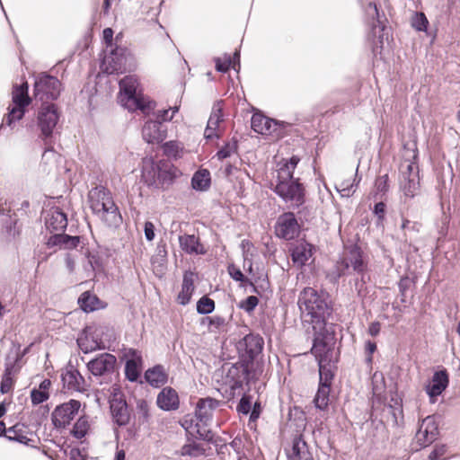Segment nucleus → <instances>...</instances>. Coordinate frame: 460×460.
I'll return each mask as SVG.
<instances>
[{
  "instance_id": "obj_1",
  "label": "nucleus",
  "mask_w": 460,
  "mask_h": 460,
  "mask_svg": "<svg viewBox=\"0 0 460 460\" xmlns=\"http://www.w3.org/2000/svg\"><path fill=\"white\" fill-rule=\"evenodd\" d=\"M299 161L295 155L288 160H281L277 164L270 181V188L293 209L305 203V188L299 179L293 176Z\"/></svg>"
},
{
  "instance_id": "obj_2",
  "label": "nucleus",
  "mask_w": 460,
  "mask_h": 460,
  "mask_svg": "<svg viewBox=\"0 0 460 460\" xmlns=\"http://www.w3.org/2000/svg\"><path fill=\"white\" fill-rule=\"evenodd\" d=\"M88 201L93 213L105 226L118 227L121 224L122 217L109 190L103 186L93 188L88 193Z\"/></svg>"
},
{
  "instance_id": "obj_3",
  "label": "nucleus",
  "mask_w": 460,
  "mask_h": 460,
  "mask_svg": "<svg viewBox=\"0 0 460 460\" xmlns=\"http://www.w3.org/2000/svg\"><path fill=\"white\" fill-rule=\"evenodd\" d=\"M297 304L302 314L310 316L312 323H324L325 317L331 313L328 295L313 288L301 291Z\"/></svg>"
},
{
  "instance_id": "obj_4",
  "label": "nucleus",
  "mask_w": 460,
  "mask_h": 460,
  "mask_svg": "<svg viewBox=\"0 0 460 460\" xmlns=\"http://www.w3.org/2000/svg\"><path fill=\"white\" fill-rule=\"evenodd\" d=\"M143 181L150 187L157 189L171 185L175 178L172 165L165 161L155 162L152 158L143 159Z\"/></svg>"
},
{
  "instance_id": "obj_5",
  "label": "nucleus",
  "mask_w": 460,
  "mask_h": 460,
  "mask_svg": "<svg viewBox=\"0 0 460 460\" xmlns=\"http://www.w3.org/2000/svg\"><path fill=\"white\" fill-rule=\"evenodd\" d=\"M365 271H367V264L363 260L362 252L358 247L353 246L344 252L333 270L328 273V278L332 282H337L342 276Z\"/></svg>"
},
{
  "instance_id": "obj_6",
  "label": "nucleus",
  "mask_w": 460,
  "mask_h": 460,
  "mask_svg": "<svg viewBox=\"0 0 460 460\" xmlns=\"http://www.w3.org/2000/svg\"><path fill=\"white\" fill-rule=\"evenodd\" d=\"M220 405V401L210 397L199 399L197 402L195 429L199 438L209 442L213 441L214 434L207 427L212 419L214 411Z\"/></svg>"
},
{
  "instance_id": "obj_7",
  "label": "nucleus",
  "mask_w": 460,
  "mask_h": 460,
  "mask_svg": "<svg viewBox=\"0 0 460 460\" xmlns=\"http://www.w3.org/2000/svg\"><path fill=\"white\" fill-rule=\"evenodd\" d=\"M139 83L135 75H128L119 81V102L128 111L146 108V100L137 93Z\"/></svg>"
},
{
  "instance_id": "obj_8",
  "label": "nucleus",
  "mask_w": 460,
  "mask_h": 460,
  "mask_svg": "<svg viewBox=\"0 0 460 460\" xmlns=\"http://www.w3.org/2000/svg\"><path fill=\"white\" fill-rule=\"evenodd\" d=\"M61 91V83L52 75L42 73L36 76L34 83V97L42 103H50L58 99Z\"/></svg>"
},
{
  "instance_id": "obj_9",
  "label": "nucleus",
  "mask_w": 460,
  "mask_h": 460,
  "mask_svg": "<svg viewBox=\"0 0 460 460\" xmlns=\"http://www.w3.org/2000/svg\"><path fill=\"white\" fill-rule=\"evenodd\" d=\"M249 378L248 367L243 363L225 364L222 367V383L229 388L232 396L236 394V390L241 389Z\"/></svg>"
},
{
  "instance_id": "obj_10",
  "label": "nucleus",
  "mask_w": 460,
  "mask_h": 460,
  "mask_svg": "<svg viewBox=\"0 0 460 460\" xmlns=\"http://www.w3.org/2000/svg\"><path fill=\"white\" fill-rule=\"evenodd\" d=\"M102 62V69L107 74H119L126 69L127 62L131 58L130 52L124 47L110 49Z\"/></svg>"
},
{
  "instance_id": "obj_11",
  "label": "nucleus",
  "mask_w": 460,
  "mask_h": 460,
  "mask_svg": "<svg viewBox=\"0 0 460 460\" xmlns=\"http://www.w3.org/2000/svg\"><path fill=\"white\" fill-rule=\"evenodd\" d=\"M59 119L56 104L42 103L37 115V124L44 139L51 137Z\"/></svg>"
},
{
  "instance_id": "obj_12",
  "label": "nucleus",
  "mask_w": 460,
  "mask_h": 460,
  "mask_svg": "<svg viewBox=\"0 0 460 460\" xmlns=\"http://www.w3.org/2000/svg\"><path fill=\"white\" fill-rule=\"evenodd\" d=\"M251 127L259 134L279 138L282 136L284 124L261 113H254L252 116Z\"/></svg>"
},
{
  "instance_id": "obj_13",
  "label": "nucleus",
  "mask_w": 460,
  "mask_h": 460,
  "mask_svg": "<svg viewBox=\"0 0 460 460\" xmlns=\"http://www.w3.org/2000/svg\"><path fill=\"white\" fill-rule=\"evenodd\" d=\"M300 226L292 212H286L278 217L275 234L279 238L290 241L298 236Z\"/></svg>"
},
{
  "instance_id": "obj_14",
  "label": "nucleus",
  "mask_w": 460,
  "mask_h": 460,
  "mask_svg": "<svg viewBox=\"0 0 460 460\" xmlns=\"http://www.w3.org/2000/svg\"><path fill=\"white\" fill-rule=\"evenodd\" d=\"M311 352L318 363L323 360L332 361L333 337L327 332L315 333Z\"/></svg>"
},
{
  "instance_id": "obj_15",
  "label": "nucleus",
  "mask_w": 460,
  "mask_h": 460,
  "mask_svg": "<svg viewBox=\"0 0 460 460\" xmlns=\"http://www.w3.org/2000/svg\"><path fill=\"white\" fill-rule=\"evenodd\" d=\"M81 403L76 400H70L58 407L52 412V421L57 428H65L77 414Z\"/></svg>"
},
{
  "instance_id": "obj_16",
  "label": "nucleus",
  "mask_w": 460,
  "mask_h": 460,
  "mask_svg": "<svg viewBox=\"0 0 460 460\" xmlns=\"http://www.w3.org/2000/svg\"><path fill=\"white\" fill-rule=\"evenodd\" d=\"M116 357L110 353H102L87 363L89 372L94 376H108L114 373Z\"/></svg>"
},
{
  "instance_id": "obj_17",
  "label": "nucleus",
  "mask_w": 460,
  "mask_h": 460,
  "mask_svg": "<svg viewBox=\"0 0 460 460\" xmlns=\"http://www.w3.org/2000/svg\"><path fill=\"white\" fill-rule=\"evenodd\" d=\"M438 435V425L433 416L424 418L415 435V442L420 447H426L433 443Z\"/></svg>"
},
{
  "instance_id": "obj_18",
  "label": "nucleus",
  "mask_w": 460,
  "mask_h": 460,
  "mask_svg": "<svg viewBox=\"0 0 460 460\" xmlns=\"http://www.w3.org/2000/svg\"><path fill=\"white\" fill-rule=\"evenodd\" d=\"M77 344L84 353H90L102 348L100 332L94 327H86L77 338Z\"/></svg>"
},
{
  "instance_id": "obj_19",
  "label": "nucleus",
  "mask_w": 460,
  "mask_h": 460,
  "mask_svg": "<svg viewBox=\"0 0 460 460\" xmlns=\"http://www.w3.org/2000/svg\"><path fill=\"white\" fill-rule=\"evenodd\" d=\"M142 135L149 144L160 143L166 137V129L160 121L148 120L142 128Z\"/></svg>"
},
{
  "instance_id": "obj_20",
  "label": "nucleus",
  "mask_w": 460,
  "mask_h": 460,
  "mask_svg": "<svg viewBox=\"0 0 460 460\" xmlns=\"http://www.w3.org/2000/svg\"><path fill=\"white\" fill-rule=\"evenodd\" d=\"M449 377L446 369L436 371L432 376L431 384L425 388L429 397H437L440 395L447 387Z\"/></svg>"
},
{
  "instance_id": "obj_21",
  "label": "nucleus",
  "mask_w": 460,
  "mask_h": 460,
  "mask_svg": "<svg viewBox=\"0 0 460 460\" xmlns=\"http://www.w3.org/2000/svg\"><path fill=\"white\" fill-rule=\"evenodd\" d=\"M314 246L306 242L297 243L291 250V258L293 263L297 268L304 267L313 257Z\"/></svg>"
},
{
  "instance_id": "obj_22",
  "label": "nucleus",
  "mask_w": 460,
  "mask_h": 460,
  "mask_svg": "<svg viewBox=\"0 0 460 460\" xmlns=\"http://www.w3.org/2000/svg\"><path fill=\"white\" fill-rule=\"evenodd\" d=\"M62 382L67 390L77 392L85 390V380L76 368L71 367L63 373Z\"/></svg>"
},
{
  "instance_id": "obj_23",
  "label": "nucleus",
  "mask_w": 460,
  "mask_h": 460,
  "mask_svg": "<svg viewBox=\"0 0 460 460\" xmlns=\"http://www.w3.org/2000/svg\"><path fill=\"white\" fill-rule=\"evenodd\" d=\"M156 403L164 411L176 410L179 407L178 394L174 389L165 387L158 394Z\"/></svg>"
},
{
  "instance_id": "obj_24",
  "label": "nucleus",
  "mask_w": 460,
  "mask_h": 460,
  "mask_svg": "<svg viewBox=\"0 0 460 460\" xmlns=\"http://www.w3.org/2000/svg\"><path fill=\"white\" fill-rule=\"evenodd\" d=\"M46 226L49 231H64L67 226L66 215L58 208H52L46 217Z\"/></svg>"
},
{
  "instance_id": "obj_25",
  "label": "nucleus",
  "mask_w": 460,
  "mask_h": 460,
  "mask_svg": "<svg viewBox=\"0 0 460 460\" xmlns=\"http://www.w3.org/2000/svg\"><path fill=\"white\" fill-rule=\"evenodd\" d=\"M263 339L259 335L249 334L243 338V343L240 344L245 354L250 359L256 358L263 349Z\"/></svg>"
},
{
  "instance_id": "obj_26",
  "label": "nucleus",
  "mask_w": 460,
  "mask_h": 460,
  "mask_svg": "<svg viewBox=\"0 0 460 460\" xmlns=\"http://www.w3.org/2000/svg\"><path fill=\"white\" fill-rule=\"evenodd\" d=\"M111 412L113 421L119 426H125L129 421V412L125 401L113 400L111 402Z\"/></svg>"
},
{
  "instance_id": "obj_27",
  "label": "nucleus",
  "mask_w": 460,
  "mask_h": 460,
  "mask_svg": "<svg viewBox=\"0 0 460 460\" xmlns=\"http://www.w3.org/2000/svg\"><path fill=\"white\" fill-rule=\"evenodd\" d=\"M288 460H314L308 447L301 436L293 439L292 449L288 453Z\"/></svg>"
},
{
  "instance_id": "obj_28",
  "label": "nucleus",
  "mask_w": 460,
  "mask_h": 460,
  "mask_svg": "<svg viewBox=\"0 0 460 460\" xmlns=\"http://www.w3.org/2000/svg\"><path fill=\"white\" fill-rule=\"evenodd\" d=\"M194 287V273L191 271H186L183 275L181 290L177 296V301L182 305H186L190 303Z\"/></svg>"
},
{
  "instance_id": "obj_29",
  "label": "nucleus",
  "mask_w": 460,
  "mask_h": 460,
  "mask_svg": "<svg viewBox=\"0 0 460 460\" xmlns=\"http://www.w3.org/2000/svg\"><path fill=\"white\" fill-rule=\"evenodd\" d=\"M79 243V236H71L65 234H55L49 238L47 245L49 247L58 246L62 249H74L78 246Z\"/></svg>"
},
{
  "instance_id": "obj_30",
  "label": "nucleus",
  "mask_w": 460,
  "mask_h": 460,
  "mask_svg": "<svg viewBox=\"0 0 460 460\" xmlns=\"http://www.w3.org/2000/svg\"><path fill=\"white\" fill-rule=\"evenodd\" d=\"M180 247L188 254H204L205 250L199 243V238L194 234H184L179 236Z\"/></svg>"
},
{
  "instance_id": "obj_31",
  "label": "nucleus",
  "mask_w": 460,
  "mask_h": 460,
  "mask_svg": "<svg viewBox=\"0 0 460 460\" xmlns=\"http://www.w3.org/2000/svg\"><path fill=\"white\" fill-rule=\"evenodd\" d=\"M145 378L151 386L161 387L167 382L168 375L163 366L156 365L146 371Z\"/></svg>"
},
{
  "instance_id": "obj_32",
  "label": "nucleus",
  "mask_w": 460,
  "mask_h": 460,
  "mask_svg": "<svg viewBox=\"0 0 460 460\" xmlns=\"http://www.w3.org/2000/svg\"><path fill=\"white\" fill-rule=\"evenodd\" d=\"M400 190L405 200L416 197L420 190V176L413 175V178L400 179Z\"/></svg>"
},
{
  "instance_id": "obj_33",
  "label": "nucleus",
  "mask_w": 460,
  "mask_h": 460,
  "mask_svg": "<svg viewBox=\"0 0 460 460\" xmlns=\"http://www.w3.org/2000/svg\"><path fill=\"white\" fill-rule=\"evenodd\" d=\"M27 428L23 424L17 423L6 429L4 437L10 441L28 445L31 439L28 438Z\"/></svg>"
},
{
  "instance_id": "obj_34",
  "label": "nucleus",
  "mask_w": 460,
  "mask_h": 460,
  "mask_svg": "<svg viewBox=\"0 0 460 460\" xmlns=\"http://www.w3.org/2000/svg\"><path fill=\"white\" fill-rule=\"evenodd\" d=\"M411 157L412 159L405 158L403 162H402L400 166L401 171V179H405V177H411L413 178V175L420 176L419 172V165L416 162L417 158V150L413 149L411 151Z\"/></svg>"
},
{
  "instance_id": "obj_35",
  "label": "nucleus",
  "mask_w": 460,
  "mask_h": 460,
  "mask_svg": "<svg viewBox=\"0 0 460 460\" xmlns=\"http://www.w3.org/2000/svg\"><path fill=\"white\" fill-rule=\"evenodd\" d=\"M13 105L27 108L31 100L28 94V84L23 83L20 85H16L13 89L12 93Z\"/></svg>"
},
{
  "instance_id": "obj_36",
  "label": "nucleus",
  "mask_w": 460,
  "mask_h": 460,
  "mask_svg": "<svg viewBox=\"0 0 460 460\" xmlns=\"http://www.w3.org/2000/svg\"><path fill=\"white\" fill-rule=\"evenodd\" d=\"M132 358L128 359L125 366L126 377L131 381H137L139 376V366L138 362L141 360V357L136 350L132 351Z\"/></svg>"
},
{
  "instance_id": "obj_37",
  "label": "nucleus",
  "mask_w": 460,
  "mask_h": 460,
  "mask_svg": "<svg viewBox=\"0 0 460 460\" xmlns=\"http://www.w3.org/2000/svg\"><path fill=\"white\" fill-rule=\"evenodd\" d=\"M319 367V384L332 385L334 376L333 365L332 361H322L318 363Z\"/></svg>"
},
{
  "instance_id": "obj_38",
  "label": "nucleus",
  "mask_w": 460,
  "mask_h": 460,
  "mask_svg": "<svg viewBox=\"0 0 460 460\" xmlns=\"http://www.w3.org/2000/svg\"><path fill=\"white\" fill-rule=\"evenodd\" d=\"M401 228L403 231V241L409 244H411L417 234L420 232V225L418 222L403 219Z\"/></svg>"
},
{
  "instance_id": "obj_39",
  "label": "nucleus",
  "mask_w": 460,
  "mask_h": 460,
  "mask_svg": "<svg viewBox=\"0 0 460 460\" xmlns=\"http://www.w3.org/2000/svg\"><path fill=\"white\" fill-rule=\"evenodd\" d=\"M78 303L84 312H93L100 307L101 301L95 295L84 292L80 296Z\"/></svg>"
},
{
  "instance_id": "obj_40",
  "label": "nucleus",
  "mask_w": 460,
  "mask_h": 460,
  "mask_svg": "<svg viewBox=\"0 0 460 460\" xmlns=\"http://www.w3.org/2000/svg\"><path fill=\"white\" fill-rule=\"evenodd\" d=\"M194 190H206L210 185V174L208 170H200L194 173L191 179Z\"/></svg>"
},
{
  "instance_id": "obj_41",
  "label": "nucleus",
  "mask_w": 460,
  "mask_h": 460,
  "mask_svg": "<svg viewBox=\"0 0 460 460\" xmlns=\"http://www.w3.org/2000/svg\"><path fill=\"white\" fill-rule=\"evenodd\" d=\"M330 392V385L319 384L317 393L314 399V405L317 409L325 410L328 407Z\"/></svg>"
},
{
  "instance_id": "obj_42",
  "label": "nucleus",
  "mask_w": 460,
  "mask_h": 460,
  "mask_svg": "<svg viewBox=\"0 0 460 460\" xmlns=\"http://www.w3.org/2000/svg\"><path fill=\"white\" fill-rule=\"evenodd\" d=\"M360 178H358V170L356 171L355 178L352 181L349 180H344L336 185V190L341 193L342 197H350L355 192V186L360 181Z\"/></svg>"
},
{
  "instance_id": "obj_43",
  "label": "nucleus",
  "mask_w": 460,
  "mask_h": 460,
  "mask_svg": "<svg viewBox=\"0 0 460 460\" xmlns=\"http://www.w3.org/2000/svg\"><path fill=\"white\" fill-rule=\"evenodd\" d=\"M366 14L369 20H371L370 23L374 31L379 29L383 31L385 29L384 25L379 20V12L376 7V4L373 2H370L366 8ZM376 33V31H375Z\"/></svg>"
},
{
  "instance_id": "obj_44",
  "label": "nucleus",
  "mask_w": 460,
  "mask_h": 460,
  "mask_svg": "<svg viewBox=\"0 0 460 460\" xmlns=\"http://www.w3.org/2000/svg\"><path fill=\"white\" fill-rule=\"evenodd\" d=\"M9 111L7 115L4 118V122L6 123L9 127L13 125V123L19 121L22 119L25 114L26 108L12 105L8 108Z\"/></svg>"
},
{
  "instance_id": "obj_45",
  "label": "nucleus",
  "mask_w": 460,
  "mask_h": 460,
  "mask_svg": "<svg viewBox=\"0 0 460 460\" xmlns=\"http://www.w3.org/2000/svg\"><path fill=\"white\" fill-rule=\"evenodd\" d=\"M89 428L88 418L85 416L80 417L74 425L72 434L76 438H82L87 434Z\"/></svg>"
},
{
  "instance_id": "obj_46",
  "label": "nucleus",
  "mask_w": 460,
  "mask_h": 460,
  "mask_svg": "<svg viewBox=\"0 0 460 460\" xmlns=\"http://www.w3.org/2000/svg\"><path fill=\"white\" fill-rule=\"evenodd\" d=\"M206 321L208 322V329L210 332H224L226 330V319L219 315H213L207 317Z\"/></svg>"
},
{
  "instance_id": "obj_47",
  "label": "nucleus",
  "mask_w": 460,
  "mask_h": 460,
  "mask_svg": "<svg viewBox=\"0 0 460 460\" xmlns=\"http://www.w3.org/2000/svg\"><path fill=\"white\" fill-rule=\"evenodd\" d=\"M237 141L232 140L227 142L224 146H222L217 153V157L218 160H223L227 157H230L232 155L237 152Z\"/></svg>"
},
{
  "instance_id": "obj_48",
  "label": "nucleus",
  "mask_w": 460,
  "mask_h": 460,
  "mask_svg": "<svg viewBox=\"0 0 460 460\" xmlns=\"http://www.w3.org/2000/svg\"><path fill=\"white\" fill-rule=\"evenodd\" d=\"M215 309V302L208 297L202 296L197 303V312L200 314H208Z\"/></svg>"
},
{
  "instance_id": "obj_49",
  "label": "nucleus",
  "mask_w": 460,
  "mask_h": 460,
  "mask_svg": "<svg viewBox=\"0 0 460 460\" xmlns=\"http://www.w3.org/2000/svg\"><path fill=\"white\" fill-rule=\"evenodd\" d=\"M222 108L219 104L215 105L208 121L209 129H217L222 121Z\"/></svg>"
},
{
  "instance_id": "obj_50",
  "label": "nucleus",
  "mask_w": 460,
  "mask_h": 460,
  "mask_svg": "<svg viewBox=\"0 0 460 460\" xmlns=\"http://www.w3.org/2000/svg\"><path fill=\"white\" fill-rule=\"evenodd\" d=\"M181 150L180 145L176 141H169L163 145L164 153L170 157L176 158L179 156V153Z\"/></svg>"
},
{
  "instance_id": "obj_51",
  "label": "nucleus",
  "mask_w": 460,
  "mask_h": 460,
  "mask_svg": "<svg viewBox=\"0 0 460 460\" xmlns=\"http://www.w3.org/2000/svg\"><path fill=\"white\" fill-rule=\"evenodd\" d=\"M428 23V19L423 13H417L411 22L412 27L419 31H426Z\"/></svg>"
},
{
  "instance_id": "obj_52",
  "label": "nucleus",
  "mask_w": 460,
  "mask_h": 460,
  "mask_svg": "<svg viewBox=\"0 0 460 460\" xmlns=\"http://www.w3.org/2000/svg\"><path fill=\"white\" fill-rule=\"evenodd\" d=\"M252 397L251 395L243 394L237 405V411L241 414L247 415L251 411Z\"/></svg>"
},
{
  "instance_id": "obj_53",
  "label": "nucleus",
  "mask_w": 460,
  "mask_h": 460,
  "mask_svg": "<svg viewBox=\"0 0 460 460\" xmlns=\"http://www.w3.org/2000/svg\"><path fill=\"white\" fill-rule=\"evenodd\" d=\"M216 69L218 72L226 73L229 70L230 67H232V58L229 55H225L224 60L221 59V58H216Z\"/></svg>"
},
{
  "instance_id": "obj_54",
  "label": "nucleus",
  "mask_w": 460,
  "mask_h": 460,
  "mask_svg": "<svg viewBox=\"0 0 460 460\" xmlns=\"http://www.w3.org/2000/svg\"><path fill=\"white\" fill-rule=\"evenodd\" d=\"M49 397V394H45V392H42L39 389H32L31 392V403L33 405L40 404L44 402H46Z\"/></svg>"
},
{
  "instance_id": "obj_55",
  "label": "nucleus",
  "mask_w": 460,
  "mask_h": 460,
  "mask_svg": "<svg viewBox=\"0 0 460 460\" xmlns=\"http://www.w3.org/2000/svg\"><path fill=\"white\" fill-rule=\"evenodd\" d=\"M259 303V299L255 296H250L246 299L241 302L240 307L243 309L245 312H252L255 309Z\"/></svg>"
},
{
  "instance_id": "obj_56",
  "label": "nucleus",
  "mask_w": 460,
  "mask_h": 460,
  "mask_svg": "<svg viewBox=\"0 0 460 460\" xmlns=\"http://www.w3.org/2000/svg\"><path fill=\"white\" fill-rule=\"evenodd\" d=\"M447 452L446 445H436L432 452L429 454V458L430 460H445L442 456Z\"/></svg>"
},
{
  "instance_id": "obj_57",
  "label": "nucleus",
  "mask_w": 460,
  "mask_h": 460,
  "mask_svg": "<svg viewBox=\"0 0 460 460\" xmlns=\"http://www.w3.org/2000/svg\"><path fill=\"white\" fill-rule=\"evenodd\" d=\"M359 278L355 280V290L358 292V296H361L363 291L365 290V285L367 280L368 279L366 271L363 273H358Z\"/></svg>"
},
{
  "instance_id": "obj_58",
  "label": "nucleus",
  "mask_w": 460,
  "mask_h": 460,
  "mask_svg": "<svg viewBox=\"0 0 460 460\" xmlns=\"http://www.w3.org/2000/svg\"><path fill=\"white\" fill-rule=\"evenodd\" d=\"M376 187L378 192H386L388 190V175L379 176L376 181Z\"/></svg>"
},
{
  "instance_id": "obj_59",
  "label": "nucleus",
  "mask_w": 460,
  "mask_h": 460,
  "mask_svg": "<svg viewBox=\"0 0 460 460\" xmlns=\"http://www.w3.org/2000/svg\"><path fill=\"white\" fill-rule=\"evenodd\" d=\"M228 273L231 276V278L236 281L242 282L245 279V277L241 271V270L239 268H236L234 265H230L228 267Z\"/></svg>"
},
{
  "instance_id": "obj_60",
  "label": "nucleus",
  "mask_w": 460,
  "mask_h": 460,
  "mask_svg": "<svg viewBox=\"0 0 460 460\" xmlns=\"http://www.w3.org/2000/svg\"><path fill=\"white\" fill-rule=\"evenodd\" d=\"M102 37H103L104 42L106 43V49H107L106 50H108L109 49L114 48L113 44H112V39H113L112 29H111V28L104 29L102 31Z\"/></svg>"
},
{
  "instance_id": "obj_61",
  "label": "nucleus",
  "mask_w": 460,
  "mask_h": 460,
  "mask_svg": "<svg viewBox=\"0 0 460 460\" xmlns=\"http://www.w3.org/2000/svg\"><path fill=\"white\" fill-rule=\"evenodd\" d=\"M145 237L147 241H153L155 238V226L152 222L146 221L144 226Z\"/></svg>"
},
{
  "instance_id": "obj_62",
  "label": "nucleus",
  "mask_w": 460,
  "mask_h": 460,
  "mask_svg": "<svg viewBox=\"0 0 460 460\" xmlns=\"http://www.w3.org/2000/svg\"><path fill=\"white\" fill-rule=\"evenodd\" d=\"M241 246L243 248L244 261L246 262L247 261H249V270H252V262L249 259V250L251 247H252V244L248 240H243L241 243Z\"/></svg>"
},
{
  "instance_id": "obj_63",
  "label": "nucleus",
  "mask_w": 460,
  "mask_h": 460,
  "mask_svg": "<svg viewBox=\"0 0 460 460\" xmlns=\"http://www.w3.org/2000/svg\"><path fill=\"white\" fill-rule=\"evenodd\" d=\"M13 386V377L3 376L0 390L2 394L8 393Z\"/></svg>"
},
{
  "instance_id": "obj_64",
  "label": "nucleus",
  "mask_w": 460,
  "mask_h": 460,
  "mask_svg": "<svg viewBox=\"0 0 460 460\" xmlns=\"http://www.w3.org/2000/svg\"><path fill=\"white\" fill-rule=\"evenodd\" d=\"M88 264L92 271L99 270L101 269L100 258L94 254L88 255Z\"/></svg>"
}]
</instances>
